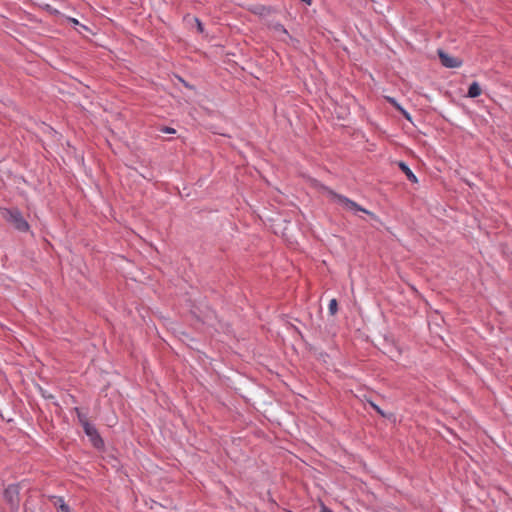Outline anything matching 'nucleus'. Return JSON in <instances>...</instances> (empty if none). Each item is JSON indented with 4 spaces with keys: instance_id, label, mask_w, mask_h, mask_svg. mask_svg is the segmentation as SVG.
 Here are the masks:
<instances>
[{
    "instance_id": "nucleus-9",
    "label": "nucleus",
    "mask_w": 512,
    "mask_h": 512,
    "mask_svg": "<svg viewBox=\"0 0 512 512\" xmlns=\"http://www.w3.org/2000/svg\"><path fill=\"white\" fill-rule=\"evenodd\" d=\"M48 500L52 503L56 510L61 509L65 504L64 498L56 495H49Z\"/></svg>"
},
{
    "instance_id": "nucleus-16",
    "label": "nucleus",
    "mask_w": 512,
    "mask_h": 512,
    "mask_svg": "<svg viewBox=\"0 0 512 512\" xmlns=\"http://www.w3.org/2000/svg\"><path fill=\"white\" fill-rule=\"evenodd\" d=\"M57 512H72V510L68 504H65L61 509L57 510Z\"/></svg>"
},
{
    "instance_id": "nucleus-7",
    "label": "nucleus",
    "mask_w": 512,
    "mask_h": 512,
    "mask_svg": "<svg viewBox=\"0 0 512 512\" xmlns=\"http://www.w3.org/2000/svg\"><path fill=\"white\" fill-rule=\"evenodd\" d=\"M481 93H482V89H481L479 83L474 81L468 87L467 97L476 98V97L480 96Z\"/></svg>"
},
{
    "instance_id": "nucleus-11",
    "label": "nucleus",
    "mask_w": 512,
    "mask_h": 512,
    "mask_svg": "<svg viewBox=\"0 0 512 512\" xmlns=\"http://www.w3.org/2000/svg\"><path fill=\"white\" fill-rule=\"evenodd\" d=\"M369 404L370 406L373 408V410L378 413L381 417L383 418H392L394 417V414L393 413H386L385 411H383L377 404H375L374 402L372 401H369Z\"/></svg>"
},
{
    "instance_id": "nucleus-12",
    "label": "nucleus",
    "mask_w": 512,
    "mask_h": 512,
    "mask_svg": "<svg viewBox=\"0 0 512 512\" xmlns=\"http://www.w3.org/2000/svg\"><path fill=\"white\" fill-rule=\"evenodd\" d=\"M328 309L331 315H335L338 312V302L336 299L330 300Z\"/></svg>"
},
{
    "instance_id": "nucleus-20",
    "label": "nucleus",
    "mask_w": 512,
    "mask_h": 512,
    "mask_svg": "<svg viewBox=\"0 0 512 512\" xmlns=\"http://www.w3.org/2000/svg\"><path fill=\"white\" fill-rule=\"evenodd\" d=\"M302 2L306 3L307 5H311L312 0H301Z\"/></svg>"
},
{
    "instance_id": "nucleus-2",
    "label": "nucleus",
    "mask_w": 512,
    "mask_h": 512,
    "mask_svg": "<svg viewBox=\"0 0 512 512\" xmlns=\"http://www.w3.org/2000/svg\"><path fill=\"white\" fill-rule=\"evenodd\" d=\"M323 191L327 193V195L334 201H337L338 203H340L341 205H343L346 209L348 210H352V211H360V212H363L365 214H368L370 215L371 217L375 218V214L366 210L365 208L361 207L360 205H358L356 202H354L353 200L347 198L346 196H343L341 194H338L336 193L334 190H332L331 188L327 187V186H323L322 187Z\"/></svg>"
},
{
    "instance_id": "nucleus-13",
    "label": "nucleus",
    "mask_w": 512,
    "mask_h": 512,
    "mask_svg": "<svg viewBox=\"0 0 512 512\" xmlns=\"http://www.w3.org/2000/svg\"><path fill=\"white\" fill-rule=\"evenodd\" d=\"M75 411L77 413V418L83 427L85 422H89L87 419V416H86V414L82 413L79 408H75Z\"/></svg>"
},
{
    "instance_id": "nucleus-19",
    "label": "nucleus",
    "mask_w": 512,
    "mask_h": 512,
    "mask_svg": "<svg viewBox=\"0 0 512 512\" xmlns=\"http://www.w3.org/2000/svg\"><path fill=\"white\" fill-rule=\"evenodd\" d=\"M69 21L72 22L74 25H78L79 22L74 18H69Z\"/></svg>"
},
{
    "instance_id": "nucleus-17",
    "label": "nucleus",
    "mask_w": 512,
    "mask_h": 512,
    "mask_svg": "<svg viewBox=\"0 0 512 512\" xmlns=\"http://www.w3.org/2000/svg\"><path fill=\"white\" fill-rule=\"evenodd\" d=\"M179 80L181 81V83H182L185 87H187V88H189V89H194V86L190 85V84H189L188 82H186L184 79L179 78Z\"/></svg>"
},
{
    "instance_id": "nucleus-5",
    "label": "nucleus",
    "mask_w": 512,
    "mask_h": 512,
    "mask_svg": "<svg viewBox=\"0 0 512 512\" xmlns=\"http://www.w3.org/2000/svg\"><path fill=\"white\" fill-rule=\"evenodd\" d=\"M437 54L441 64L446 68H457L462 65L461 59L449 55L442 49H438Z\"/></svg>"
},
{
    "instance_id": "nucleus-3",
    "label": "nucleus",
    "mask_w": 512,
    "mask_h": 512,
    "mask_svg": "<svg viewBox=\"0 0 512 512\" xmlns=\"http://www.w3.org/2000/svg\"><path fill=\"white\" fill-rule=\"evenodd\" d=\"M20 487L18 484H10L5 488L3 498L11 512H18L20 505Z\"/></svg>"
},
{
    "instance_id": "nucleus-10",
    "label": "nucleus",
    "mask_w": 512,
    "mask_h": 512,
    "mask_svg": "<svg viewBox=\"0 0 512 512\" xmlns=\"http://www.w3.org/2000/svg\"><path fill=\"white\" fill-rule=\"evenodd\" d=\"M252 12L260 16H268L272 13V8L264 5L256 6Z\"/></svg>"
},
{
    "instance_id": "nucleus-18",
    "label": "nucleus",
    "mask_w": 512,
    "mask_h": 512,
    "mask_svg": "<svg viewBox=\"0 0 512 512\" xmlns=\"http://www.w3.org/2000/svg\"><path fill=\"white\" fill-rule=\"evenodd\" d=\"M320 512H333V511L329 507L322 504Z\"/></svg>"
},
{
    "instance_id": "nucleus-4",
    "label": "nucleus",
    "mask_w": 512,
    "mask_h": 512,
    "mask_svg": "<svg viewBox=\"0 0 512 512\" xmlns=\"http://www.w3.org/2000/svg\"><path fill=\"white\" fill-rule=\"evenodd\" d=\"M85 434L88 436L92 446L98 450L104 448V440L100 436L97 428L90 422H85L83 426Z\"/></svg>"
},
{
    "instance_id": "nucleus-1",
    "label": "nucleus",
    "mask_w": 512,
    "mask_h": 512,
    "mask_svg": "<svg viewBox=\"0 0 512 512\" xmlns=\"http://www.w3.org/2000/svg\"><path fill=\"white\" fill-rule=\"evenodd\" d=\"M3 219L19 232H27L30 228L28 222L18 208H4L1 210Z\"/></svg>"
},
{
    "instance_id": "nucleus-8",
    "label": "nucleus",
    "mask_w": 512,
    "mask_h": 512,
    "mask_svg": "<svg viewBox=\"0 0 512 512\" xmlns=\"http://www.w3.org/2000/svg\"><path fill=\"white\" fill-rule=\"evenodd\" d=\"M388 102H389V103H390V104H391V105H392V106H393L397 111H399V112L403 115V117H404L405 119H407L408 121H411V120H412V119H411L410 114H409V113H408V112H407L403 107H401V105H400V104H398V102H397L394 98H390V97H389V98H388Z\"/></svg>"
},
{
    "instance_id": "nucleus-15",
    "label": "nucleus",
    "mask_w": 512,
    "mask_h": 512,
    "mask_svg": "<svg viewBox=\"0 0 512 512\" xmlns=\"http://www.w3.org/2000/svg\"><path fill=\"white\" fill-rule=\"evenodd\" d=\"M161 132L168 133V134H175L176 130L174 128L168 127V126H162L160 128Z\"/></svg>"
},
{
    "instance_id": "nucleus-14",
    "label": "nucleus",
    "mask_w": 512,
    "mask_h": 512,
    "mask_svg": "<svg viewBox=\"0 0 512 512\" xmlns=\"http://www.w3.org/2000/svg\"><path fill=\"white\" fill-rule=\"evenodd\" d=\"M194 21H195V24H196V29H197V32L198 33H204V25L203 23L200 21L199 18L195 17L194 18Z\"/></svg>"
},
{
    "instance_id": "nucleus-6",
    "label": "nucleus",
    "mask_w": 512,
    "mask_h": 512,
    "mask_svg": "<svg viewBox=\"0 0 512 512\" xmlns=\"http://www.w3.org/2000/svg\"><path fill=\"white\" fill-rule=\"evenodd\" d=\"M398 167L406 175V177L408 178L409 181H411L413 183H416L418 181L415 174L412 172V170L409 168V166L405 162L399 161Z\"/></svg>"
}]
</instances>
